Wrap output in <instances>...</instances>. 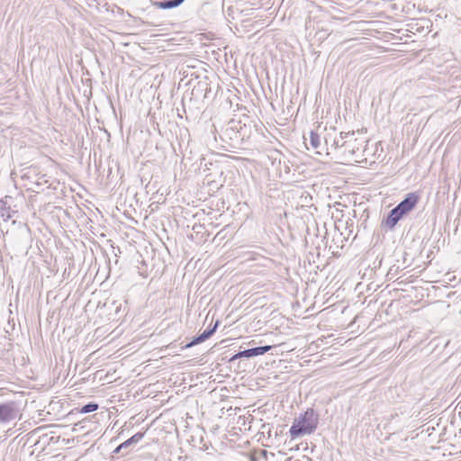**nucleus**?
I'll return each instance as SVG.
<instances>
[{
    "label": "nucleus",
    "mask_w": 461,
    "mask_h": 461,
    "mask_svg": "<svg viewBox=\"0 0 461 461\" xmlns=\"http://www.w3.org/2000/svg\"><path fill=\"white\" fill-rule=\"evenodd\" d=\"M317 424L318 418L313 410H307L303 415L294 420L290 428V435L292 438H295L306 434H311L315 430Z\"/></svg>",
    "instance_id": "f257e3e1"
},
{
    "label": "nucleus",
    "mask_w": 461,
    "mask_h": 461,
    "mask_svg": "<svg viewBox=\"0 0 461 461\" xmlns=\"http://www.w3.org/2000/svg\"><path fill=\"white\" fill-rule=\"evenodd\" d=\"M365 142L364 140L355 138L354 132L345 133V140L340 145V153L348 158L353 157L354 160L358 162L366 150Z\"/></svg>",
    "instance_id": "f03ea898"
},
{
    "label": "nucleus",
    "mask_w": 461,
    "mask_h": 461,
    "mask_svg": "<svg viewBox=\"0 0 461 461\" xmlns=\"http://www.w3.org/2000/svg\"><path fill=\"white\" fill-rule=\"evenodd\" d=\"M23 412L16 402H6L0 404V426L6 428L11 424L15 425L16 420L22 419Z\"/></svg>",
    "instance_id": "7ed1b4c3"
},
{
    "label": "nucleus",
    "mask_w": 461,
    "mask_h": 461,
    "mask_svg": "<svg viewBox=\"0 0 461 461\" xmlns=\"http://www.w3.org/2000/svg\"><path fill=\"white\" fill-rule=\"evenodd\" d=\"M344 140L345 135H342V132L338 134L334 129L327 132L324 137V145L327 154H330L331 150L339 149L340 151V145Z\"/></svg>",
    "instance_id": "20e7f679"
},
{
    "label": "nucleus",
    "mask_w": 461,
    "mask_h": 461,
    "mask_svg": "<svg viewBox=\"0 0 461 461\" xmlns=\"http://www.w3.org/2000/svg\"><path fill=\"white\" fill-rule=\"evenodd\" d=\"M419 198L416 193H409L396 207L405 215L415 207Z\"/></svg>",
    "instance_id": "39448f33"
},
{
    "label": "nucleus",
    "mask_w": 461,
    "mask_h": 461,
    "mask_svg": "<svg viewBox=\"0 0 461 461\" xmlns=\"http://www.w3.org/2000/svg\"><path fill=\"white\" fill-rule=\"evenodd\" d=\"M272 348V346H263L249 348L243 351H240L237 353L233 358H240V357H252L259 355H263L269 351Z\"/></svg>",
    "instance_id": "423d86ee"
},
{
    "label": "nucleus",
    "mask_w": 461,
    "mask_h": 461,
    "mask_svg": "<svg viewBox=\"0 0 461 461\" xmlns=\"http://www.w3.org/2000/svg\"><path fill=\"white\" fill-rule=\"evenodd\" d=\"M219 321H216L215 324L212 329L204 330L201 335L194 338L191 342L185 344L184 347H182L183 349L189 348L194 347V345H197L199 343H202L205 341L207 339H209L216 330L218 327Z\"/></svg>",
    "instance_id": "0eeeda50"
},
{
    "label": "nucleus",
    "mask_w": 461,
    "mask_h": 461,
    "mask_svg": "<svg viewBox=\"0 0 461 461\" xmlns=\"http://www.w3.org/2000/svg\"><path fill=\"white\" fill-rule=\"evenodd\" d=\"M143 436H144V434L141 432H138V433L134 434L131 438L125 440L119 447H117V448L115 449L114 452L119 453L122 449L128 448L131 445L138 443L143 438Z\"/></svg>",
    "instance_id": "6e6552de"
},
{
    "label": "nucleus",
    "mask_w": 461,
    "mask_h": 461,
    "mask_svg": "<svg viewBox=\"0 0 461 461\" xmlns=\"http://www.w3.org/2000/svg\"><path fill=\"white\" fill-rule=\"evenodd\" d=\"M403 215L404 214L400 210H398L397 207L393 208L387 217V225L391 228L394 227Z\"/></svg>",
    "instance_id": "1a4fd4ad"
},
{
    "label": "nucleus",
    "mask_w": 461,
    "mask_h": 461,
    "mask_svg": "<svg viewBox=\"0 0 461 461\" xmlns=\"http://www.w3.org/2000/svg\"><path fill=\"white\" fill-rule=\"evenodd\" d=\"M184 0H167L163 2H158L156 5L162 9H171L180 5Z\"/></svg>",
    "instance_id": "9d476101"
},
{
    "label": "nucleus",
    "mask_w": 461,
    "mask_h": 461,
    "mask_svg": "<svg viewBox=\"0 0 461 461\" xmlns=\"http://www.w3.org/2000/svg\"><path fill=\"white\" fill-rule=\"evenodd\" d=\"M310 143L314 149H318L321 147L320 136L313 131L310 133Z\"/></svg>",
    "instance_id": "9b49d317"
},
{
    "label": "nucleus",
    "mask_w": 461,
    "mask_h": 461,
    "mask_svg": "<svg viewBox=\"0 0 461 461\" xmlns=\"http://www.w3.org/2000/svg\"><path fill=\"white\" fill-rule=\"evenodd\" d=\"M98 409V404L95 402H89L84 405L80 411L81 413H89L96 411Z\"/></svg>",
    "instance_id": "f8f14e48"
}]
</instances>
